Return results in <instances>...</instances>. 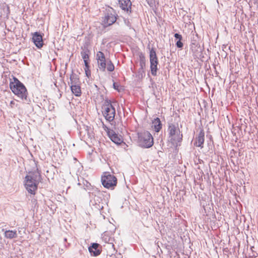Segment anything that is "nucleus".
Listing matches in <instances>:
<instances>
[{"label":"nucleus","mask_w":258,"mask_h":258,"mask_svg":"<svg viewBox=\"0 0 258 258\" xmlns=\"http://www.w3.org/2000/svg\"><path fill=\"white\" fill-rule=\"evenodd\" d=\"M104 128L107 131L108 136L113 143L117 145H120L123 142V139L121 136H119L113 130L109 129L106 126Z\"/></svg>","instance_id":"6e6552de"},{"label":"nucleus","mask_w":258,"mask_h":258,"mask_svg":"<svg viewBox=\"0 0 258 258\" xmlns=\"http://www.w3.org/2000/svg\"><path fill=\"white\" fill-rule=\"evenodd\" d=\"M150 64H157L158 59L155 50L152 48L150 51Z\"/></svg>","instance_id":"6ab92c4d"},{"label":"nucleus","mask_w":258,"mask_h":258,"mask_svg":"<svg viewBox=\"0 0 258 258\" xmlns=\"http://www.w3.org/2000/svg\"><path fill=\"white\" fill-rule=\"evenodd\" d=\"M32 40L34 44L37 48H41L43 46V42L42 36L40 33L38 32H34L33 34Z\"/></svg>","instance_id":"f8f14e48"},{"label":"nucleus","mask_w":258,"mask_h":258,"mask_svg":"<svg viewBox=\"0 0 258 258\" xmlns=\"http://www.w3.org/2000/svg\"><path fill=\"white\" fill-rule=\"evenodd\" d=\"M102 185L107 188L113 189L117 184L116 177L109 172H105L101 177Z\"/></svg>","instance_id":"39448f33"},{"label":"nucleus","mask_w":258,"mask_h":258,"mask_svg":"<svg viewBox=\"0 0 258 258\" xmlns=\"http://www.w3.org/2000/svg\"><path fill=\"white\" fill-rule=\"evenodd\" d=\"M113 10L111 8V10H109L107 14L105 15L103 23L104 27L110 26L115 22L116 21V17L114 15L112 14L111 11Z\"/></svg>","instance_id":"1a4fd4ad"},{"label":"nucleus","mask_w":258,"mask_h":258,"mask_svg":"<svg viewBox=\"0 0 258 258\" xmlns=\"http://www.w3.org/2000/svg\"><path fill=\"white\" fill-rule=\"evenodd\" d=\"M40 177V174L37 175L34 174L27 175L25 176V186L29 193L32 195L35 194V191L37 189L39 183L38 178Z\"/></svg>","instance_id":"7ed1b4c3"},{"label":"nucleus","mask_w":258,"mask_h":258,"mask_svg":"<svg viewBox=\"0 0 258 258\" xmlns=\"http://www.w3.org/2000/svg\"><path fill=\"white\" fill-rule=\"evenodd\" d=\"M152 127L156 132H159L160 131L162 124L159 118L156 117L152 120Z\"/></svg>","instance_id":"a211bd4d"},{"label":"nucleus","mask_w":258,"mask_h":258,"mask_svg":"<svg viewBox=\"0 0 258 258\" xmlns=\"http://www.w3.org/2000/svg\"><path fill=\"white\" fill-rule=\"evenodd\" d=\"M107 70L109 72H112L114 70V66H107Z\"/></svg>","instance_id":"cd10ccee"},{"label":"nucleus","mask_w":258,"mask_h":258,"mask_svg":"<svg viewBox=\"0 0 258 258\" xmlns=\"http://www.w3.org/2000/svg\"><path fill=\"white\" fill-rule=\"evenodd\" d=\"M71 89L72 93L76 96H80L82 94L80 85H71Z\"/></svg>","instance_id":"aec40b11"},{"label":"nucleus","mask_w":258,"mask_h":258,"mask_svg":"<svg viewBox=\"0 0 258 258\" xmlns=\"http://www.w3.org/2000/svg\"><path fill=\"white\" fill-rule=\"evenodd\" d=\"M118 3L122 10L131 12L132 3L130 0H118Z\"/></svg>","instance_id":"2eb2a0df"},{"label":"nucleus","mask_w":258,"mask_h":258,"mask_svg":"<svg viewBox=\"0 0 258 258\" xmlns=\"http://www.w3.org/2000/svg\"><path fill=\"white\" fill-rule=\"evenodd\" d=\"M64 241H66V240H67V239H66V238H64Z\"/></svg>","instance_id":"e433bc0d"},{"label":"nucleus","mask_w":258,"mask_h":258,"mask_svg":"<svg viewBox=\"0 0 258 258\" xmlns=\"http://www.w3.org/2000/svg\"><path fill=\"white\" fill-rule=\"evenodd\" d=\"M88 136L89 137H91V136L89 132H88Z\"/></svg>","instance_id":"f704fd0d"},{"label":"nucleus","mask_w":258,"mask_h":258,"mask_svg":"<svg viewBox=\"0 0 258 258\" xmlns=\"http://www.w3.org/2000/svg\"><path fill=\"white\" fill-rule=\"evenodd\" d=\"M70 82H69V84L71 85H80L81 82L78 77V76L74 73L73 70H72V74L70 76Z\"/></svg>","instance_id":"f3484780"},{"label":"nucleus","mask_w":258,"mask_h":258,"mask_svg":"<svg viewBox=\"0 0 258 258\" xmlns=\"http://www.w3.org/2000/svg\"><path fill=\"white\" fill-rule=\"evenodd\" d=\"M141 59V64H145V57L143 56H140Z\"/></svg>","instance_id":"c756f323"},{"label":"nucleus","mask_w":258,"mask_h":258,"mask_svg":"<svg viewBox=\"0 0 258 258\" xmlns=\"http://www.w3.org/2000/svg\"><path fill=\"white\" fill-rule=\"evenodd\" d=\"M10 87L12 91L23 100L27 101V89L24 84L14 78V82H11Z\"/></svg>","instance_id":"f257e3e1"},{"label":"nucleus","mask_w":258,"mask_h":258,"mask_svg":"<svg viewBox=\"0 0 258 258\" xmlns=\"http://www.w3.org/2000/svg\"><path fill=\"white\" fill-rule=\"evenodd\" d=\"M144 69L143 68V66H140V68L138 70V73L136 75L137 77H138L139 79H142L145 75V73L144 72Z\"/></svg>","instance_id":"4be33fe9"},{"label":"nucleus","mask_w":258,"mask_h":258,"mask_svg":"<svg viewBox=\"0 0 258 258\" xmlns=\"http://www.w3.org/2000/svg\"><path fill=\"white\" fill-rule=\"evenodd\" d=\"M176 46L177 47L181 48L183 47V43L181 40H177L176 42Z\"/></svg>","instance_id":"a878e982"},{"label":"nucleus","mask_w":258,"mask_h":258,"mask_svg":"<svg viewBox=\"0 0 258 258\" xmlns=\"http://www.w3.org/2000/svg\"><path fill=\"white\" fill-rule=\"evenodd\" d=\"M257 2H258V0H257Z\"/></svg>","instance_id":"4c0bfd02"},{"label":"nucleus","mask_w":258,"mask_h":258,"mask_svg":"<svg viewBox=\"0 0 258 258\" xmlns=\"http://www.w3.org/2000/svg\"><path fill=\"white\" fill-rule=\"evenodd\" d=\"M90 66H85L84 70L85 72L86 76L88 78L91 77V73L90 69Z\"/></svg>","instance_id":"b1692460"},{"label":"nucleus","mask_w":258,"mask_h":258,"mask_svg":"<svg viewBox=\"0 0 258 258\" xmlns=\"http://www.w3.org/2000/svg\"><path fill=\"white\" fill-rule=\"evenodd\" d=\"M96 59L98 61V64H113L112 62L107 58L106 55L101 51L97 52Z\"/></svg>","instance_id":"9d476101"},{"label":"nucleus","mask_w":258,"mask_h":258,"mask_svg":"<svg viewBox=\"0 0 258 258\" xmlns=\"http://www.w3.org/2000/svg\"><path fill=\"white\" fill-rule=\"evenodd\" d=\"M157 67V66H150L151 74L153 76L157 75V72L158 70Z\"/></svg>","instance_id":"393cba45"},{"label":"nucleus","mask_w":258,"mask_h":258,"mask_svg":"<svg viewBox=\"0 0 258 258\" xmlns=\"http://www.w3.org/2000/svg\"><path fill=\"white\" fill-rule=\"evenodd\" d=\"M113 88L114 89H115V90H118V85L116 84L115 83H113Z\"/></svg>","instance_id":"473e14b6"},{"label":"nucleus","mask_w":258,"mask_h":258,"mask_svg":"<svg viewBox=\"0 0 258 258\" xmlns=\"http://www.w3.org/2000/svg\"><path fill=\"white\" fill-rule=\"evenodd\" d=\"M212 66L214 68V69L215 70V71L216 72V73H217V67L220 68V66H215V65H213Z\"/></svg>","instance_id":"72a5a7b5"},{"label":"nucleus","mask_w":258,"mask_h":258,"mask_svg":"<svg viewBox=\"0 0 258 258\" xmlns=\"http://www.w3.org/2000/svg\"><path fill=\"white\" fill-rule=\"evenodd\" d=\"M169 137L173 144L181 143L182 141V134L181 133L177 123H170L167 129Z\"/></svg>","instance_id":"f03ea898"},{"label":"nucleus","mask_w":258,"mask_h":258,"mask_svg":"<svg viewBox=\"0 0 258 258\" xmlns=\"http://www.w3.org/2000/svg\"><path fill=\"white\" fill-rule=\"evenodd\" d=\"M205 133L203 130H201L197 137H196V142L195 144L197 147L203 148V145L205 141Z\"/></svg>","instance_id":"dca6fc26"},{"label":"nucleus","mask_w":258,"mask_h":258,"mask_svg":"<svg viewBox=\"0 0 258 258\" xmlns=\"http://www.w3.org/2000/svg\"><path fill=\"white\" fill-rule=\"evenodd\" d=\"M174 37L178 40H181L182 38L181 35H180L178 33H175L174 34Z\"/></svg>","instance_id":"bb28decb"},{"label":"nucleus","mask_w":258,"mask_h":258,"mask_svg":"<svg viewBox=\"0 0 258 258\" xmlns=\"http://www.w3.org/2000/svg\"><path fill=\"white\" fill-rule=\"evenodd\" d=\"M102 194L98 192L97 194H92L90 201V206L96 210L100 211L104 207V203L101 197Z\"/></svg>","instance_id":"423d86ee"},{"label":"nucleus","mask_w":258,"mask_h":258,"mask_svg":"<svg viewBox=\"0 0 258 258\" xmlns=\"http://www.w3.org/2000/svg\"><path fill=\"white\" fill-rule=\"evenodd\" d=\"M148 4L150 6L152 7L154 4V0H147Z\"/></svg>","instance_id":"c85d7f7f"},{"label":"nucleus","mask_w":258,"mask_h":258,"mask_svg":"<svg viewBox=\"0 0 258 258\" xmlns=\"http://www.w3.org/2000/svg\"><path fill=\"white\" fill-rule=\"evenodd\" d=\"M88 44L86 43L84 47L82 48V51L81 53L82 58L84 61V64H89V54L90 51L88 49Z\"/></svg>","instance_id":"4468645a"},{"label":"nucleus","mask_w":258,"mask_h":258,"mask_svg":"<svg viewBox=\"0 0 258 258\" xmlns=\"http://www.w3.org/2000/svg\"><path fill=\"white\" fill-rule=\"evenodd\" d=\"M60 67H61L59 71V76L60 77H62L66 73L67 66H60Z\"/></svg>","instance_id":"5701e85b"},{"label":"nucleus","mask_w":258,"mask_h":258,"mask_svg":"<svg viewBox=\"0 0 258 258\" xmlns=\"http://www.w3.org/2000/svg\"><path fill=\"white\" fill-rule=\"evenodd\" d=\"M5 237L8 239H13L17 237L16 230H6L5 232Z\"/></svg>","instance_id":"412c9836"},{"label":"nucleus","mask_w":258,"mask_h":258,"mask_svg":"<svg viewBox=\"0 0 258 258\" xmlns=\"http://www.w3.org/2000/svg\"><path fill=\"white\" fill-rule=\"evenodd\" d=\"M99 69L100 70H102L103 71H104L106 69V66H103V65L100 66Z\"/></svg>","instance_id":"2f4dec72"},{"label":"nucleus","mask_w":258,"mask_h":258,"mask_svg":"<svg viewBox=\"0 0 258 258\" xmlns=\"http://www.w3.org/2000/svg\"><path fill=\"white\" fill-rule=\"evenodd\" d=\"M197 38V35L195 37L194 36L191 40L190 49L194 53H198L202 51V48L196 39Z\"/></svg>","instance_id":"ddd939ff"},{"label":"nucleus","mask_w":258,"mask_h":258,"mask_svg":"<svg viewBox=\"0 0 258 258\" xmlns=\"http://www.w3.org/2000/svg\"><path fill=\"white\" fill-rule=\"evenodd\" d=\"M140 146L145 148L151 147L153 145V138L149 132L142 134L139 137Z\"/></svg>","instance_id":"0eeeda50"},{"label":"nucleus","mask_w":258,"mask_h":258,"mask_svg":"<svg viewBox=\"0 0 258 258\" xmlns=\"http://www.w3.org/2000/svg\"><path fill=\"white\" fill-rule=\"evenodd\" d=\"M55 69H56V66H55Z\"/></svg>","instance_id":"c9c22d12"},{"label":"nucleus","mask_w":258,"mask_h":258,"mask_svg":"<svg viewBox=\"0 0 258 258\" xmlns=\"http://www.w3.org/2000/svg\"><path fill=\"white\" fill-rule=\"evenodd\" d=\"M89 252L92 255L98 256L101 253V246L97 243H93L88 247Z\"/></svg>","instance_id":"9b49d317"},{"label":"nucleus","mask_w":258,"mask_h":258,"mask_svg":"<svg viewBox=\"0 0 258 258\" xmlns=\"http://www.w3.org/2000/svg\"><path fill=\"white\" fill-rule=\"evenodd\" d=\"M231 68L230 69V70L231 73H233V72H234L235 73H237L238 72V71H236V70H234V67H233L234 66H231Z\"/></svg>","instance_id":"7c9ffc66"},{"label":"nucleus","mask_w":258,"mask_h":258,"mask_svg":"<svg viewBox=\"0 0 258 258\" xmlns=\"http://www.w3.org/2000/svg\"><path fill=\"white\" fill-rule=\"evenodd\" d=\"M102 113L105 119L109 122L113 121L115 115V109L110 100L106 99L102 106Z\"/></svg>","instance_id":"20e7f679"}]
</instances>
